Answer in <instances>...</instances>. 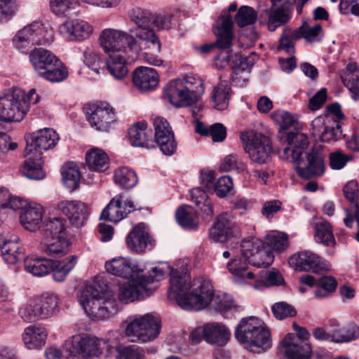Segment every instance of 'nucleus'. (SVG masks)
I'll use <instances>...</instances> for the list:
<instances>
[{
  "label": "nucleus",
  "mask_w": 359,
  "mask_h": 359,
  "mask_svg": "<svg viewBox=\"0 0 359 359\" xmlns=\"http://www.w3.org/2000/svg\"><path fill=\"white\" fill-rule=\"evenodd\" d=\"M294 138L299 144L293 147L280 149L279 157L292 163L298 176L302 179L310 180L323 176L326 166L320 150L313 147L309 152H305L309 144L306 134H298Z\"/></svg>",
  "instance_id": "nucleus-1"
},
{
  "label": "nucleus",
  "mask_w": 359,
  "mask_h": 359,
  "mask_svg": "<svg viewBox=\"0 0 359 359\" xmlns=\"http://www.w3.org/2000/svg\"><path fill=\"white\" fill-rule=\"evenodd\" d=\"M57 207L67 217L72 224L77 228L84 225L88 219V207L80 201H62L57 203Z\"/></svg>",
  "instance_id": "nucleus-22"
},
{
  "label": "nucleus",
  "mask_w": 359,
  "mask_h": 359,
  "mask_svg": "<svg viewBox=\"0 0 359 359\" xmlns=\"http://www.w3.org/2000/svg\"><path fill=\"white\" fill-rule=\"evenodd\" d=\"M25 156L27 159L20 169L21 173L31 180H39L43 179L45 177V172L42 170L41 164L37 162L41 159L30 158V156L27 155L26 151Z\"/></svg>",
  "instance_id": "nucleus-46"
},
{
  "label": "nucleus",
  "mask_w": 359,
  "mask_h": 359,
  "mask_svg": "<svg viewBox=\"0 0 359 359\" xmlns=\"http://www.w3.org/2000/svg\"><path fill=\"white\" fill-rule=\"evenodd\" d=\"M235 338L245 349L254 353L266 352L272 346L270 330L253 316L240 321L235 330Z\"/></svg>",
  "instance_id": "nucleus-5"
},
{
  "label": "nucleus",
  "mask_w": 359,
  "mask_h": 359,
  "mask_svg": "<svg viewBox=\"0 0 359 359\" xmlns=\"http://www.w3.org/2000/svg\"><path fill=\"white\" fill-rule=\"evenodd\" d=\"M130 18L137 27L130 30L140 46L145 50L144 59L150 65L161 66L163 60L156 54L161 50V43L154 31L150 28L151 13L140 8H135L130 13Z\"/></svg>",
  "instance_id": "nucleus-4"
},
{
  "label": "nucleus",
  "mask_w": 359,
  "mask_h": 359,
  "mask_svg": "<svg viewBox=\"0 0 359 359\" xmlns=\"http://www.w3.org/2000/svg\"><path fill=\"white\" fill-rule=\"evenodd\" d=\"M203 93L202 81L190 75L171 81L165 88V95L169 102L177 107L195 104Z\"/></svg>",
  "instance_id": "nucleus-7"
},
{
  "label": "nucleus",
  "mask_w": 359,
  "mask_h": 359,
  "mask_svg": "<svg viewBox=\"0 0 359 359\" xmlns=\"http://www.w3.org/2000/svg\"><path fill=\"white\" fill-rule=\"evenodd\" d=\"M255 11L248 6H242L235 16V20L240 27H243L255 22L257 20Z\"/></svg>",
  "instance_id": "nucleus-59"
},
{
  "label": "nucleus",
  "mask_w": 359,
  "mask_h": 359,
  "mask_svg": "<svg viewBox=\"0 0 359 359\" xmlns=\"http://www.w3.org/2000/svg\"><path fill=\"white\" fill-rule=\"evenodd\" d=\"M62 176L64 185L72 191L79 187L81 174L76 165H64L62 168Z\"/></svg>",
  "instance_id": "nucleus-50"
},
{
  "label": "nucleus",
  "mask_w": 359,
  "mask_h": 359,
  "mask_svg": "<svg viewBox=\"0 0 359 359\" xmlns=\"http://www.w3.org/2000/svg\"><path fill=\"white\" fill-rule=\"evenodd\" d=\"M51 28L45 27L41 22L35 21L20 29L13 38L16 48L22 52L34 45H46L53 41Z\"/></svg>",
  "instance_id": "nucleus-10"
},
{
  "label": "nucleus",
  "mask_w": 359,
  "mask_h": 359,
  "mask_svg": "<svg viewBox=\"0 0 359 359\" xmlns=\"http://www.w3.org/2000/svg\"><path fill=\"white\" fill-rule=\"evenodd\" d=\"M154 244V241L142 223L135 226L126 238L128 248L139 254L151 250Z\"/></svg>",
  "instance_id": "nucleus-25"
},
{
  "label": "nucleus",
  "mask_w": 359,
  "mask_h": 359,
  "mask_svg": "<svg viewBox=\"0 0 359 359\" xmlns=\"http://www.w3.org/2000/svg\"><path fill=\"white\" fill-rule=\"evenodd\" d=\"M76 6V0H50V10L57 15H65Z\"/></svg>",
  "instance_id": "nucleus-61"
},
{
  "label": "nucleus",
  "mask_w": 359,
  "mask_h": 359,
  "mask_svg": "<svg viewBox=\"0 0 359 359\" xmlns=\"http://www.w3.org/2000/svg\"><path fill=\"white\" fill-rule=\"evenodd\" d=\"M272 119L280 126L278 137L282 143L280 149L283 147H293L295 144H299L296 142L294 138L298 134H305L297 130L295 127L293 130H290L292 126H295L297 120L294 116L285 111H276L271 115Z\"/></svg>",
  "instance_id": "nucleus-18"
},
{
  "label": "nucleus",
  "mask_w": 359,
  "mask_h": 359,
  "mask_svg": "<svg viewBox=\"0 0 359 359\" xmlns=\"http://www.w3.org/2000/svg\"><path fill=\"white\" fill-rule=\"evenodd\" d=\"M39 76L50 82H60L67 77L68 72L65 67H62L58 59L57 62H54L51 67L43 70Z\"/></svg>",
  "instance_id": "nucleus-52"
},
{
  "label": "nucleus",
  "mask_w": 359,
  "mask_h": 359,
  "mask_svg": "<svg viewBox=\"0 0 359 359\" xmlns=\"http://www.w3.org/2000/svg\"><path fill=\"white\" fill-rule=\"evenodd\" d=\"M334 332L335 343L349 342L358 338L359 327L355 323H351L342 329L334 330Z\"/></svg>",
  "instance_id": "nucleus-57"
},
{
  "label": "nucleus",
  "mask_w": 359,
  "mask_h": 359,
  "mask_svg": "<svg viewBox=\"0 0 359 359\" xmlns=\"http://www.w3.org/2000/svg\"><path fill=\"white\" fill-rule=\"evenodd\" d=\"M209 236L212 240L219 242L226 241L231 237H240V228L232 214L227 212L220 214L210 230Z\"/></svg>",
  "instance_id": "nucleus-19"
},
{
  "label": "nucleus",
  "mask_w": 359,
  "mask_h": 359,
  "mask_svg": "<svg viewBox=\"0 0 359 359\" xmlns=\"http://www.w3.org/2000/svg\"><path fill=\"white\" fill-rule=\"evenodd\" d=\"M18 315L27 323H34L42 320L36 299H30L22 305L18 310Z\"/></svg>",
  "instance_id": "nucleus-48"
},
{
  "label": "nucleus",
  "mask_w": 359,
  "mask_h": 359,
  "mask_svg": "<svg viewBox=\"0 0 359 359\" xmlns=\"http://www.w3.org/2000/svg\"><path fill=\"white\" fill-rule=\"evenodd\" d=\"M203 334L208 344L218 346L226 345L231 337L229 330L218 323L206 324L203 327Z\"/></svg>",
  "instance_id": "nucleus-30"
},
{
  "label": "nucleus",
  "mask_w": 359,
  "mask_h": 359,
  "mask_svg": "<svg viewBox=\"0 0 359 359\" xmlns=\"http://www.w3.org/2000/svg\"><path fill=\"white\" fill-rule=\"evenodd\" d=\"M210 290V297L208 298L209 299L207 301L205 304L201 307V309L205 308L210 304L211 307L217 312L224 314L231 309L233 306V302L230 297L224 294L214 295L212 287L211 285Z\"/></svg>",
  "instance_id": "nucleus-45"
},
{
  "label": "nucleus",
  "mask_w": 359,
  "mask_h": 359,
  "mask_svg": "<svg viewBox=\"0 0 359 359\" xmlns=\"http://www.w3.org/2000/svg\"><path fill=\"white\" fill-rule=\"evenodd\" d=\"M77 262V257L71 256L63 261H52L50 271L53 278L57 282L65 280L68 273L74 269Z\"/></svg>",
  "instance_id": "nucleus-41"
},
{
  "label": "nucleus",
  "mask_w": 359,
  "mask_h": 359,
  "mask_svg": "<svg viewBox=\"0 0 359 359\" xmlns=\"http://www.w3.org/2000/svg\"><path fill=\"white\" fill-rule=\"evenodd\" d=\"M18 241V238L9 232L0 234V250L4 261L8 264H15L24 257Z\"/></svg>",
  "instance_id": "nucleus-26"
},
{
  "label": "nucleus",
  "mask_w": 359,
  "mask_h": 359,
  "mask_svg": "<svg viewBox=\"0 0 359 359\" xmlns=\"http://www.w3.org/2000/svg\"><path fill=\"white\" fill-rule=\"evenodd\" d=\"M285 348V355L288 359H309L312 349L310 344L302 341L298 337H293L292 334H287L282 341Z\"/></svg>",
  "instance_id": "nucleus-27"
},
{
  "label": "nucleus",
  "mask_w": 359,
  "mask_h": 359,
  "mask_svg": "<svg viewBox=\"0 0 359 359\" xmlns=\"http://www.w3.org/2000/svg\"><path fill=\"white\" fill-rule=\"evenodd\" d=\"M322 29V26L320 24H316L311 27L304 22L295 30V36L296 38H299V39L304 38L310 43L317 42L320 41L321 39L320 34Z\"/></svg>",
  "instance_id": "nucleus-51"
},
{
  "label": "nucleus",
  "mask_w": 359,
  "mask_h": 359,
  "mask_svg": "<svg viewBox=\"0 0 359 359\" xmlns=\"http://www.w3.org/2000/svg\"><path fill=\"white\" fill-rule=\"evenodd\" d=\"M314 238L316 243L325 246L334 245L335 239L330 224L325 221H320L315 224Z\"/></svg>",
  "instance_id": "nucleus-43"
},
{
  "label": "nucleus",
  "mask_w": 359,
  "mask_h": 359,
  "mask_svg": "<svg viewBox=\"0 0 359 359\" xmlns=\"http://www.w3.org/2000/svg\"><path fill=\"white\" fill-rule=\"evenodd\" d=\"M291 18L290 13L282 7L266 8L261 13L259 20L266 25L270 32L287 24Z\"/></svg>",
  "instance_id": "nucleus-28"
},
{
  "label": "nucleus",
  "mask_w": 359,
  "mask_h": 359,
  "mask_svg": "<svg viewBox=\"0 0 359 359\" xmlns=\"http://www.w3.org/2000/svg\"><path fill=\"white\" fill-rule=\"evenodd\" d=\"M274 317L278 320L292 318L296 316L297 311L294 306L285 302L274 304L271 307Z\"/></svg>",
  "instance_id": "nucleus-60"
},
{
  "label": "nucleus",
  "mask_w": 359,
  "mask_h": 359,
  "mask_svg": "<svg viewBox=\"0 0 359 359\" xmlns=\"http://www.w3.org/2000/svg\"><path fill=\"white\" fill-rule=\"evenodd\" d=\"M243 149L250 159L257 164L267 163L273 152L272 143L269 138L253 130L242 133L240 135Z\"/></svg>",
  "instance_id": "nucleus-11"
},
{
  "label": "nucleus",
  "mask_w": 359,
  "mask_h": 359,
  "mask_svg": "<svg viewBox=\"0 0 359 359\" xmlns=\"http://www.w3.org/2000/svg\"><path fill=\"white\" fill-rule=\"evenodd\" d=\"M165 273L162 269L153 267L148 276L130 279V281L120 284L118 294L119 302L128 304L144 295L149 296L152 293L149 284L163 279Z\"/></svg>",
  "instance_id": "nucleus-9"
},
{
  "label": "nucleus",
  "mask_w": 359,
  "mask_h": 359,
  "mask_svg": "<svg viewBox=\"0 0 359 359\" xmlns=\"http://www.w3.org/2000/svg\"><path fill=\"white\" fill-rule=\"evenodd\" d=\"M29 109V102L20 90L8 91L0 96V121L20 122Z\"/></svg>",
  "instance_id": "nucleus-13"
},
{
  "label": "nucleus",
  "mask_w": 359,
  "mask_h": 359,
  "mask_svg": "<svg viewBox=\"0 0 359 359\" xmlns=\"http://www.w3.org/2000/svg\"><path fill=\"white\" fill-rule=\"evenodd\" d=\"M121 196L113 198L102 210L100 219L118 222L135 209L133 201L127 198L121 200Z\"/></svg>",
  "instance_id": "nucleus-24"
},
{
  "label": "nucleus",
  "mask_w": 359,
  "mask_h": 359,
  "mask_svg": "<svg viewBox=\"0 0 359 359\" xmlns=\"http://www.w3.org/2000/svg\"><path fill=\"white\" fill-rule=\"evenodd\" d=\"M86 160L90 170L104 172L109 167L108 155L101 149L93 148L86 154Z\"/></svg>",
  "instance_id": "nucleus-36"
},
{
  "label": "nucleus",
  "mask_w": 359,
  "mask_h": 359,
  "mask_svg": "<svg viewBox=\"0 0 359 359\" xmlns=\"http://www.w3.org/2000/svg\"><path fill=\"white\" fill-rule=\"evenodd\" d=\"M114 180L116 184L124 189L133 188L137 183V177L134 171L122 167L114 171Z\"/></svg>",
  "instance_id": "nucleus-47"
},
{
  "label": "nucleus",
  "mask_w": 359,
  "mask_h": 359,
  "mask_svg": "<svg viewBox=\"0 0 359 359\" xmlns=\"http://www.w3.org/2000/svg\"><path fill=\"white\" fill-rule=\"evenodd\" d=\"M79 301L88 316L94 319H107L118 311L115 294L104 284L101 277H95L93 283L87 285Z\"/></svg>",
  "instance_id": "nucleus-3"
},
{
  "label": "nucleus",
  "mask_w": 359,
  "mask_h": 359,
  "mask_svg": "<svg viewBox=\"0 0 359 359\" xmlns=\"http://www.w3.org/2000/svg\"><path fill=\"white\" fill-rule=\"evenodd\" d=\"M29 61L39 74L46 69L51 67L54 62H57L58 58L46 49L36 48L29 53Z\"/></svg>",
  "instance_id": "nucleus-35"
},
{
  "label": "nucleus",
  "mask_w": 359,
  "mask_h": 359,
  "mask_svg": "<svg viewBox=\"0 0 359 359\" xmlns=\"http://www.w3.org/2000/svg\"><path fill=\"white\" fill-rule=\"evenodd\" d=\"M107 67L111 76L116 79H122L128 74L126 62L121 53L109 54Z\"/></svg>",
  "instance_id": "nucleus-42"
},
{
  "label": "nucleus",
  "mask_w": 359,
  "mask_h": 359,
  "mask_svg": "<svg viewBox=\"0 0 359 359\" xmlns=\"http://www.w3.org/2000/svg\"><path fill=\"white\" fill-rule=\"evenodd\" d=\"M66 358H75L77 354L83 359H107L114 353L109 341L88 334H78L65 341Z\"/></svg>",
  "instance_id": "nucleus-6"
},
{
  "label": "nucleus",
  "mask_w": 359,
  "mask_h": 359,
  "mask_svg": "<svg viewBox=\"0 0 359 359\" xmlns=\"http://www.w3.org/2000/svg\"><path fill=\"white\" fill-rule=\"evenodd\" d=\"M36 302L42 320L56 315L60 310V299L55 294H47L41 299H36Z\"/></svg>",
  "instance_id": "nucleus-39"
},
{
  "label": "nucleus",
  "mask_w": 359,
  "mask_h": 359,
  "mask_svg": "<svg viewBox=\"0 0 359 359\" xmlns=\"http://www.w3.org/2000/svg\"><path fill=\"white\" fill-rule=\"evenodd\" d=\"M133 82L140 90L150 91L158 83V74L153 68L139 67L133 72Z\"/></svg>",
  "instance_id": "nucleus-29"
},
{
  "label": "nucleus",
  "mask_w": 359,
  "mask_h": 359,
  "mask_svg": "<svg viewBox=\"0 0 359 359\" xmlns=\"http://www.w3.org/2000/svg\"><path fill=\"white\" fill-rule=\"evenodd\" d=\"M43 238L67 236V222L62 217L48 219L42 229Z\"/></svg>",
  "instance_id": "nucleus-40"
},
{
  "label": "nucleus",
  "mask_w": 359,
  "mask_h": 359,
  "mask_svg": "<svg viewBox=\"0 0 359 359\" xmlns=\"http://www.w3.org/2000/svg\"><path fill=\"white\" fill-rule=\"evenodd\" d=\"M114 353L116 359H143L144 351L135 346H115L113 345Z\"/></svg>",
  "instance_id": "nucleus-53"
},
{
  "label": "nucleus",
  "mask_w": 359,
  "mask_h": 359,
  "mask_svg": "<svg viewBox=\"0 0 359 359\" xmlns=\"http://www.w3.org/2000/svg\"><path fill=\"white\" fill-rule=\"evenodd\" d=\"M25 270L34 276L42 277L50 271L52 260L35 257H27L24 262Z\"/></svg>",
  "instance_id": "nucleus-38"
},
{
  "label": "nucleus",
  "mask_w": 359,
  "mask_h": 359,
  "mask_svg": "<svg viewBox=\"0 0 359 359\" xmlns=\"http://www.w3.org/2000/svg\"><path fill=\"white\" fill-rule=\"evenodd\" d=\"M70 242L67 236H61L49 238H42L41 249L48 255L62 257L69 251Z\"/></svg>",
  "instance_id": "nucleus-33"
},
{
  "label": "nucleus",
  "mask_w": 359,
  "mask_h": 359,
  "mask_svg": "<svg viewBox=\"0 0 359 359\" xmlns=\"http://www.w3.org/2000/svg\"><path fill=\"white\" fill-rule=\"evenodd\" d=\"M46 330L40 326L30 325L22 333V340L29 349H38L43 347L46 341Z\"/></svg>",
  "instance_id": "nucleus-34"
},
{
  "label": "nucleus",
  "mask_w": 359,
  "mask_h": 359,
  "mask_svg": "<svg viewBox=\"0 0 359 359\" xmlns=\"http://www.w3.org/2000/svg\"><path fill=\"white\" fill-rule=\"evenodd\" d=\"M43 212V208L40 204L29 203L20 214V223L26 229L34 231L41 222Z\"/></svg>",
  "instance_id": "nucleus-32"
},
{
  "label": "nucleus",
  "mask_w": 359,
  "mask_h": 359,
  "mask_svg": "<svg viewBox=\"0 0 359 359\" xmlns=\"http://www.w3.org/2000/svg\"><path fill=\"white\" fill-rule=\"evenodd\" d=\"M83 62L86 65L96 72L100 73L102 60L99 53L91 48H86L83 51Z\"/></svg>",
  "instance_id": "nucleus-63"
},
{
  "label": "nucleus",
  "mask_w": 359,
  "mask_h": 359,
  "mask_svg": "<svg viewBox=\"0 0 359 359\" xmlns=\"http://www.w3.org/2000/svg\"><path fill=\"white\" fill-rule=\"evenodd\" d=\"M105 269L109 273L125 279H133L144 276L142 269L131 259L123 257L115 258L107 262Z\"/></svg>",
  "instance_id": "nucleus-23"
},
{
  "label": "nucleus",
  "mask_w": 359,
  "mask_h": 359,
  "mask_svg": "<svg viewBox=\"0 0 359 359\" xmlns=\"http://www.w3.org/2000/svg\"><path fill=\"white\" fill-rule=\"evenodd\" d=\"M60 34L71 41H80L90 37L93 33L92 26L81 19L68 20L58 27Z\"/></svg>",
  "instance_id": "nucleus-21"
},
{
  "label": "nucleus",
  "mask_w": 359,
  "mask_h": 359,
  "mask_svg": "<svg viewBox=\"0 0 359 359\" xmlns=\"http://www.w3.org/2000/svg\"><path fill=\"white\" fill-rule=\"evenodd\" d=\"M246 259L243 261L241 258L233 259L227 264V269L234 276V280L238 284L247 283L255 278L254 273L248 269Z\"/></svg>",
  "instance_id": "nucleus-37"
},
{
  "label": "nucleus",
  "mask_w": 359,
  "mask_h": 359,
  "mask_svg": "<svg viewBox=\"0 0 359 359\" xmlns=\"http://www.w3.org/2000/svg\"><path fill=\"white\" fill-rule=\"evenodd\" d=\"M210 288L209 281L197 279L191 285L189 275L173 271L170 279L168 296L175 299L184 310L199 311L209 299Z\"/></svg>",
  "instance_id": "nucleus-2"
},
{
  "label": "nucleus",
  "mask_w": 359,
  "mask_h": 359,
  "mask_svg": "<svg viewBox=\"0 0 359 359\" xmlns=\"http://www.w3.org/2000/svg\"><path fill=\"white\" fill-rule=\"evenodd\" d=\"M295 35V30L293 31L288 27L285 28L279 39L278 50H283L288 55H294V41L299 39Z\"/></svg>",
  "instance_id": "nucleus-56"
},
{
  "label": "nucleus",
  "mask_w": 359,
  "mask_h": 359,
  "mask_svg": "<svg viewBox=\"0 0 359 359\" xmlns=\"http://www.w3.org/2000/svg\"><path fill=\"white\" fill-rule=\"evenodd\" d=\"M241 250L243 257L256 267L266 268L273 262L274 257L270 248L258 238L243 241Z\"/></svg>",
  "instance_id": "nucleus-16"
},
{
  "label": "nucleus",
  "mask_w": 359,
  "mask_h": 359,
  "mask_svg": "<svg viewBox=\"0 0 359 359\" xmlns=\"http://www.w3.org/2000/svg\"><path fill=\"white\" fill-rule=\"evenodd\" d=\"M258 55L255 52L251 53L249 55L243 57L240 54L236 53L231 57L233 70H238V72H248L250 73L251 67L258 60Z\"/></svg>",
  "instance_id": "nucleus-54"
},
{
  "label": "nucleus",
  "mask_w": 359,
  "mask_h": 359,
  "mask_svg": "<svg viewBox=\"0 0 359 359\" xmlns=\"http://www.w3.org/2000/svg\"><path fill=\"white\" fill-rule=\"evenodd\" d=\"M289 264L297 270L319 273L330 270V265L317 254L305 250L296 253L289 259Z\"/></svg>",
  "instance_id": "nucleus-20"
},
{
  "label": "nucleus",
  "mask_w": 359,
  "mask_h": 359,
  "mask_svg": "<svg viewBox=\"0 0 359 359\" xmlns=\"http://www.w3.org/2000/svg\"><path fill=\"white\" fill-rule=\"evenodd\" d=\"M343 136L340 122L333 119L320 136L323 142L336 141Z\"/></svg>",
  "instance_id": "nucleus-62"
},
{
  "label": "nucleus",
  "mask_w": 359,
  "mask_h": 359,
  "mask_svg": "<svg viewBox=\"0 0 359 359\" xmlns=\"http://www.w3.org/2000/svg\"><path fill=\"white\" fill-rule=\"evenodd\" d=\"M230 86L226 81H220L213 88L212 102L218 110L225 109L229 104Z\"/></svg>",
  "instance_id": "nucleus-44"
},
{
  "label": "nucleus",
  "mask_w": 359,
  "mask_h": 359,
  "mask_svg": "<svg viewBox=\"0 0 359 359\" xmlns=\"http://www.w3.org/2000/svg\"><path fill=\"white\" fill-rule=\"evenodd\" d=\"M266 245L277 252L285 250L288 245V237L287 234L281 232L272 233L266 236Z\"/></svg>",
  "instance_id": "nucleus-55"
},
{
  "label": "nucleus",
  "mask_w": 359,
  "mask_h": 359,
  "mask_svg": "<svg viewBox=\"0 0 359 359\" xmlns=\"http://www.w3.org/2000/svg\"><path fill=\"white\" fill-rule=\"evenodd\" d=\"M83 109L88 123L96 130L107 132L116 121L114 109L107 102L89 104Z\"/></svg>",
  "instance_id": "nucleus-15"
},
{
  "label": "nucleus",
  "mask_w": 359,
  "mask_h": 359,
  "mask_svg": "<svg viewBox=\"0 0 359 359\" xmlns=\"http://www.w3.org/2000/svg\"><path fill=\"white\" fill-rule=\"evenodd\" d=\"M60 140L59 135L52 128L39 130L31 135L27 140V155L35 159H41L43 151L53 148Z\"/></svg>",
  "instance_id": "nucleus-17"
},
{
  "label": "nucleus",
  "mask_w": 359,
  "mask_h": 359,
  "mask_svg": "<svg viewBox=\"0 0 359 359\" xmlns=\"http://www.w3.org/2000/svg\"><path fill=\"white\" fill-rule=\"evenodd\" d=\"M175 217L177 223L184 228L195 229L198 225L196 212L189 206L178 208Z\"/></svg>",
  "instance_id": "nucleus-49"
},
{
  "label": "nucleus",
  "mask_w": 359,
  "mask_h": 359,
  "mask_svg": "<svg viewBox=\"0 0 359 359\" xmlns=\"http://www.w3.org/2000/svg\"><path fill=\"white\" fill-rule=\"evenodd\" d=\"M100 45L108 55L123 52L126 46L136 53L144 50L133 35L126 32L106 29L100 36Z\"/></svg>",
  "instance_id": "nucleus-14"
},
{
  "label": "nucleus",
  "mask_w": 359,
  "mask_h": 359,
  "mask_svg": "<svg viewBox=\"0 0 359 359\" xmlns=\"http://www.w3.org/2000/svg\"><path fill=\"white\" fill-rule=\"evenodd\" d=\"M233 187L232 179L229 176H222L215 183L213 191L218 197L224 198L233 190Z\"/></svg>",
  "instance_id": "nucleus-64"
},
{
  "label": "nucleus",
  "mask_w": 359,
  "mask_h": 359,
  "mask_svg": "<svg viewBox=\"0 0 359 359\" xmlns=\"http://www.w3.org/2000/svg\"><path fill=\"white\" fill-rule=\"evenodd\" d=\"M129 140L134 147L151 149L153 146L152 131L147 128L145 122H140L134 125L128 131Z\"/></svg>",
  "instance_id": "nucleus-31"
},
{
  "label": "nucleus",
  "mask_w": 359,
  "mask_h": 359,
  "mask_svg": "<svg viewBox=\"0 0 359 359\" xmlns=\"http://www.w3.org/2000/svg\"><path fill=\"white\" fill-rule=\"evenodd\" d=\"M215 33L217 36L216 46L221 49L219 53L214 57V66L222 69L225 68L230 61L231 54L226 49L232 46L233 20L230 15H221L217 20Z\"/></svg>",
  "instance_id": "nucleus-12"
},
{
  "label": "nucleus",
  "mask_w": 359,
  "mask_h": 359,
  "mask_svg": "<svg viewBox=\"0 0 359 359\" xmlns=\"http://www.w3.org/2000/svg\"><path fill=\"white\" fill-rule=\"evenodd\" d=\"M220 169L223 171L236 170L241 172L247 169V165L236 154H231L224 157L220 165Z\"/></svg>",
  "instance_id": "nucleus-58"
},
{
  "label": "nucleus",
  "mask_w": 359,
  "mask_h": 359,
  "mask_svg": "<svg viewBox=\"0 0 359 359\" xmlns=\"http://www.w3.org/2000/svg\"><path fill=\"white\" fill-rule=\"evenodd\" d=\"M123 324L125 336L131 342H149L160 334V320L151 313L128 316Z\"/></svg>",
  "instance_id": "nucleus-8"
}]
</instances>
